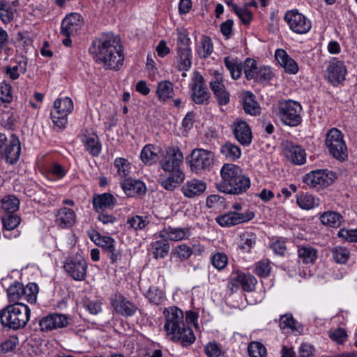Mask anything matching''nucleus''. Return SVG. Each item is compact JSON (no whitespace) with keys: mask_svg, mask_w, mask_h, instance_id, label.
<instances>
[{"mask_svg":"<svg viewBox=\"0 0 357 357\" xmlns=\"http://www.w3.org/2000/svg\"><path fill=\"white\" fill-rule=\"evenodd\" d=\"M245 77L248 80L255 79L257 77L258 68L257 67V63L255 59L248 58L244 62L243 66Z\"/></svg>","mask_w":357,"mask_h":357,"instance_id":"nucleus-46","label":"nucleus"},{"mask_svg":"<svg viewBox=\"0 0 357 357\" xmlns=\"http://www.w3.org/2000/svg\"><path fill=\"white\" fill-rule=\"evenodd\" d=\"M46 170L49 174L55 176L59 178H63L66 174L64 168L58 162L50 163L47 165Z\"/></svg>","mask_w":357,"mask_h":357,"instance_id":"nucleus-64","label":"nucleus"},{"mask_svg":"<svg viewBox=\"0 0 357 357\" xmlns=\"http://www.w3.org/2000/svg\"><path fill=\"white\" fill-rule=\"evenodd\" d=\"M284 20L289 28L296 33H305L311 29L310 21L296 10L287 11Z\"/></svg>","mask_w":357,"mask_h":357,"instance_id":"nucleus-13","label":"nucleus"},{"mask_svg":"<svg viewBox=\"0 0 357 357\" xmlns=\"http://www.w3.org/2000/svg\"><path fill=\"white\" fill-rule=\"evenodd\" d=\"M38 291L39 289L37 284L29 283L25 287L23 286L22 298L31 304L36 303Z\"/></svg>","mask_w":357,"mask_h":357,"instance_id":"nucleus-45","label":"nucleus"},{"mask_svg":"<svg viewBox=\"0 0 357 357\" xmlns=\"http://www.w3.org/2000/svg\"><path fill=\"white\" fill-rule=\"evenodd\" d=\"M153 255L155 258H163L167 255L169 251V243L162 238L153 243Z\"/></svg>","mask_w":357,"mask_h":357,"instance_id":"nucleus-48","label":"nucleus"},{"mask_svg":"<svg viewBox=\"0 0 357 357\" xmlns=\"http://www.w3.org/2000/svg\"><path fill=\"white\" fill-rule=\"evenodd\" d=\"M116 203V198L110 193L96 195L93 198V206L97 212L112 208Z\"/></svg>","mask_w":357,"mask_h":357,"instance_id":"nucleus-27","label":"nucleus"},{"mask_svg":"<svg viewBox=\"0 0 357 357\" xmlns=\"http://www.w3.org/2000/svg\"><path fill=\"white\" fill-rule=\"evenodd\" d=\"M255 213L248 211L245 213L227 212L215 218L216 222L223 227H230L253 219Z\"/></svg>","mask_w":357,"mask_h":357,"instance_id":"nucleus-14","label":"nucleus"},{"mask_svg":"<svg viewBox=\"0 0 357 357\" xmlns=\"http://www.w3.org/2000/svg\"><path fill=\"white\" fill-rule=\"evenodd\" d=\"M296 203L300 208L305 210L318 207L320 204L319 199L309 193H302L297 195Z\"/></svg>","mask_w":357,"mask_h":357,"instance_id":"nucleus-36","label":"nucleus"},{"mask_svg":"<svg viewBox=\"0 0 357 357\" xmlns=\"http://www.w3.org/2000/svg\"><path fill=\"white\" fill-rule=\"evenodd\" d=\"M347 72V68L344 62L334 59L328 67L327 77L328 80L333 85H335L344 79Z\"/></svg>","mask_w":357,"mask_h":357,"instance_id":"nucleus-21","label":"nucleus"},{"mask_svg":"<svg viewBox=\"0 0 357 357\" xmlns=\"http://www.w3.org/2000/svg\"><path fill=\"white\" fill-rule=\"evenodd\" d=\"M86 149L93 156H98L101 151V144L98 140V137L93 133L85 135L83 139Z\"/></svg>","mask_w":357,"mask_h":357,"instance_id":"nucleus-37","label":"nucleus"},{"mask_svg":"<svg viewBox=\"0 0 357 357\" xmlns=\"http://www.w3.org/2000/svg\"><path fill=\"white\" fill-rule=\"evenodd\" d=\"M19 341L17 337L12 336L0 343V354H5L14 351L18 345Z\"/></svg>","mask_w":357,"mask_h":357,"instance_id":"nucleus-58","label":"nucleus"},{"mask_svg":"<svg viewBox=\"0 0 357 357\" xmlns=\"http://www.w3.org/2000/svg\"><path fill=\"white\" fill-rule=\"evenodd\" d=\"M248 354L250 357H266L267 351L264 344L259 342H252L249 344Z\"/></svg>","mask_w":357,"mask_h":357,"instance_id":"nucleus-53","label":"nucleus"},{"mask_svg":"<svg viewBox=\"0 0 357 357\" xmlns=\"http://www.w3.org/2000/svg\"><path fill=\"white\" fill-rule=\"evenodd\" d=\"M283 153L285 157L293 164L301 165L306 161V153L301 146L287 141L283 144Z\"/></svg>","mask_w":357,"mask_h":357,"instance_id":"nucleus-18","label":"nucleus"},{"mask_svg":"<svg viewBox=\"0 0 357 357\" xmlns=\"http://www.w3.org/2000/svg\"><path fill=\"white\" fill-rule=\"evenodd\" d=\"M235 139L243 146H248L252 140V134L248 124L243 120H237L231 125Z\"/></svg>","mask_w":357,"mask_h":357,"instance_id":"nucleus-19","label":"nucleus"},{"mask_svg":"<svg viewBox=\"0 0 357 357\" xmlns=\"http://www.w3.org/2000/svg\"><path fill=\"white\" fill-rule=\"evenodd\" d=\"M302 105L298 101L289 99L278 102V116L286 126H299L302 123Z\"/></svg>","mask_w":357,"mask_h":357,"instance_id":"nucleus-5","label":"nucleus"},{"mask_svg":"<svg viewBox=\"0 0 357 357\" xmlns=\"http://www.w3.org/2000/svg\"><path fill=\"white\" fill-rule=\"evenodd\" d=\"M91 238L98 246L104 249L106 252L115 244V241L113 238L107 236H101L98 233L95 235V238L91 237Z\"/></svg>","mask_w":357,"mask_h":357,"instance_id":"nucleus-54","label":"nucleus"},{"mask_svg":"<svg viewBox=\"0 0 357 357\" xmlns=\"http://www.w3.org/2000/svg\"><path fill=\"white\" fill-rule=\"evenodd\" d=\"M209 86L214 94L225 89L222 75L218 71H215Z\"/></svg>","mask_w":357,"mask_h":357,"instance_id":"nucleus-56","label":"nucleus"},{"mask_svg":"<svg viewBox=\"0 0 357 357\" xmlns=\"http://www.w3.org/2000/svg\"><path fill=\"white\" fill-rule=\"evenodd\" d=\"M206 189V183L199 179H191L185 182L181 187L183 195L190 199L201 195Z\"/></svg>","mask_w":357,"mask_h":357,"instance_id":"nucleus-23","label":"nucleus"},{"mask_svg":"<svg viewBox=\"0 0 357 357\" xmlns=\"http://www.w3.org/2000/svg\"><path fill=\"white\" fill-rule=\"evenodd\" d=\"M279 326L281 329H290L291 331H296V320L291 314L282 315L280 319Z\"/></svg>","mask_w":357,"mask_h":357,"instance_id":"nucleus-59","label":"nucleus"},{"mask_svg":"<svg viewBox=\"0 0 357 357\" xmlns=\"http://www.w3.org/2000/svg\"><path fill=\"white\" fill-rule=\"evenodd\" d=\"M325 144L329 153L336 160L343 162L348 158V151L344 135L337 128H332L328 131Z\"/></svg>","mask_w":357,"mask_h":357,"instance_id":"nucleus-7","label":"nucleus"},{"mask_svg":"<svg viewBox=\"0 0 357 357\" xmlns=\"http://www.w3.org/2000/svg\"><path fill=\"white\" fill-rule=\"evenodd\" d=\"M243 107L246 114L256 116L260 114V106L255 99L252 92L248 91L245 93Z\"/></svg>","mask_w":357,"mask_h":357,"instance_id":"nucleus-33","label":"nucleus"},{"mask_svg":"<svg viewBox=\"0 0 357 357\" xmlns=\"http://www.w3.org/2000/svg\"><path fill=\"white\" fill-rule=\"evenodd\" d=\"M16 9L8 1L0 0V18L3 24H7L14 19Z\"/></svg>","mask_w":357,"mask_h":357,"instance_id":"nucleus-41","label":"nucleus"},{"mask_svg":"<svg viewBox=\"0 0 357 357\" xmlns=\"http://www.w3.org/2000/svg\"><path fill=\"white\" fill-rule=\"evenodd\" d=\"M0 100L9 103L13 100L12 87L10 84L3 82L0 84Z\"/></svg>","mask_w":357,"mask_h":357,"instance_id":"nucleus-62","label":"nucleus"},{"mask_svg":"<svg viewBox=\"0 0 357 357\" xmlns=\"http://www.w3.org/2000/svg\"><path fill=\"white\" fill-rule=\"evenodd\" d=\"M297 255L299 262L312 266L315 264L319 257V252L317 248L310 245H300L297 247Z\"/></svg>","mask_w":357,"mask_h":357,"instance_id":"nucleus-24","label":"nucleus"},{"mask_svg":"<svg viewBox=\"0 0 357 357\" xmlns=\"http://www.w3.org/2000/svg\"><path fill=\"white\" fill-rule=\"evenodd\" d=\"M146 298L151 303L159 305L164 301L165 294L158 287L153 286L149 289L146 293Z\"/></svg>","mask_w":357,"mask_h":357,"instance_id":"nucleus-55","label":"nucleus"},{"mask_svg":"<svg viewBox=\"0 0 357 357\" xmlns=\"http://www.w3.org/2000/svg\"><path fill=\"white\" fill-rule=\"evenodd\" d=\"M26 63L23 65L22 63H19L17 66L13 67H7L6 73L10 79L15 80L19 78L21 73H24L26 71Z\"/></svg>","mask_w":357,"mask_h":357,"instance_id":"nucleus-60","label":"nucleus"},{"mask_svg":"<svg viewBox=\"0 0 357 357\" xmlns=\"http://www.w3.org/2000/svg\"><path fill=\"white\" fill-rule=\"evenodd\" d=\"M191 170L195 173H202L209 170L214 162V155L211 151L203 149H194L188 158Z\"/></svg>","mask_w":357,"mask_h":357,"instance_id":"nucleus-9","label":"nucleus"},{"mask_svg":"<svg viewBox=\"0 0 357 357\" xmlns=\"http://www.w3.org/2000/svg\"><path fill=\"white\" fill-rule=\"evenodd\" d=\"M221 180L216 183V188L229 195L244 193L250 186V178L243 174L242 169L234 164H224L220 169Z\"/></svg>","mask_w":357,"mask_h":357,"instance_id":"nucleus-3","label":"nucleus"},{"mask_svg":"<svg viewBox=\"0 0 357 357\" xmlns=\"http://www.w3.org/2000/svg\"><path fill=\"white\" fill-rule=\"evenodd\" d=\"M335 178V174L328 169H316L307 174L303 181L317 190L330 185Z\"/></svg>","mask_w":357,"mask_h":357,"instance_id":"nucleus-10","label":"nucleus"},{"mask_svg":"<svg viewBox=\"0 0 357 357\" xmlns=\"http://www.w3.org/2000/svg\"><path fill=\"white\" fill-rule=\"evenodd\" d=\"M213 51V45L211 39L208 36H203L200 38L197 47V52L200 58L206 59Z\"/></svg>","mask_w":357,"mask_h":357,"instance_id":"nucleus-40","label":"nucleus"},{"mask_svg":"<svg viewBox=\"0 0 357 357\" xmlns=\"http://www.w3.org/2000/svg\"><path fill=\"white\" fill-rule=\"evenodd\" d=\"M160 149L158 147L152 144H147L142 149L140 158L142 162L146 165H152L159 160L158 153Z\"/></svg>","mask_w":357,"mask_h":357,"instance_id":"nucleus-32","label":"nucleus"},{"mask_svg":"<svg viewBox=\"0 0 357 357\" xmlns=\"http://www.w3.org/2000/svg\"><path fill=\"white\" fill-rule=\"evenodd\" d=\"M8 298L10 302L17 303L23 296V284L20 282H15L7 289Z\"/></svg>","mask_w":357,"mask_h":357,"instance_id":"nucleus-43","label":"nucleus"},{"mask_svg":"<svg viewBox=\"0 0 357 357\" xmlns=\"http://www.w3.org/2000/svg\"><path fill=\"white\" fill-rule=\"evenodd\" d=\"M188 228L173 227L168 226L159 232L161 238L168 241H178L186 240L190 236Z\"/></svg>","mask_w":357,"mask_h":357,"instance_id":"nucleus-22","label":"nucleus"},{"mask_svg":"<svg viewBox=\"0 0 357 357\" xmlns=\"http://www.w3.org/2000/svg\"><path fill=\"white\" fill-rule=\"evenodd\" d=\"M165 324L164 328L171 340L183 346L192 344L195 340L192 330L184 321L183 313L178 307L173 306L164 312Z\"/></svg>","mask_w":357,"mask_h":357,"instance_id":"nucleus-2","label":"nucleus"},{"mask_svg":"<svg viewBox=\"0 0 357 357\" xmlns=\"http://www.w3.org/2000/svg\"><path fill=\"white\" fill-rule=\"evenodd\" d=\"M89 52L97 63H102L106 68L118 70L123 61L120 39L112 33H103L93 40Z\"/></svg>","mask_w":357,"mask_h":357,"instance_id":"nucleus-1","label":"nucleus"},{"mask_svg":"<svg viewBox=\"0 0 357 357\" xmlns=\"http://www.w3.org/2000/svg\"><path fill=\"white\" fill-rule=\"evenodd\" d=\"M114 166L116 169L117 174L121 177L127 178L130 172V163L127 159L123 158H117L115 159Z\"/></svg>","mask_w":357,"mask_h":357,"instance_id":"nucleus-44","label":"nucleus"},{"mask_svg":"<svg viewBox=\"0 0 357 357\" xmlns=\"http://www.w3.org/2000/svg\"><path fill=\"white\" fill-rule=\"evenodd\" d=\"M31 314L29 307L22 303L10 304L0 311V320L3 327L18 330L25 327Z\"/></svg>","mask_w":357,"mask_h":357,"instance_id":"nucleus-4","label":"nucleus"},{"mask_svg":"<svg viewBox=\"0 0 357 357\" xmlns=\"http://www.w3.org/2000/svg\"><path fill=\"white\" fill-rule=\"evenodd\" d=\"M20 153L18 137L13 134L8 139L4 133L0 132V161L4 158L6 162L13 165L19 160Z\"/></svg>","mask_w":357,"mask_h":357,"instance_id":"nucleus-8","label":"nucleus"},{"mask_svg":"<svg viewBox=\"0 0 357 357\" xmlns=\"http://www.w3.org/2000/svg\"><path fill=\"white\" fill-rule=\"evenodd\" d=\"M231 8L236 15L241 19L245 25H248L252 20V13L247 8V5L243 7H238L236 4H231Z\"/></svg>","mask_w":357,"mask_h":357,"instance_id":"nucleus-47","label":"nucleus"},{"mask_svg":"<svg viewBox=\"0 0 357 357\" xmlns=\"http://www.w3.org/2000/svg\"><path fill=\"white\" fill-rule=\"evenodd\" d=\"M211 263L214 268H226L228 264V257L224 252H218L210 257Z\"/></svg>","mask_w":357,"mask_h":357,"instance_id":"nucleus-57","label":"nucleus"},{"mask_svg":"<svg viewBox=\"0 0 357 357\" xmlns=\"http://www.w3.org/2000/svg\"><path fill=\"white\" fill-rule=\"evenodd\" d=\"M169 173L167 177L161 178L160 183L165 190L172 191L184 181L185 174L181 170Z\"/></svg>","mask_w":357,"mask_h":357,"instance_id":"nucleus-29","label":"nucleus"},{"mask_svg":"<svg viewBox=\"0 0 357 357\" xmlns=\"http://www.w3.org/2000/svg\"><path fill=\"white\" fill-rule=\"evenodd\" d=\"M3 227L6 230L16 228L21 222V218L14 213H6L1 218Z\"/></svg>","mask_w":357,"mask_h":357,"instance_id":"nucleus-49","label":"nucleus"},{"mask_svg":"<svg viewBox=\"0 0 357 357\" xmlns=\"http://www.w3.org/2000/svg\"><path fill=\"white\" fill-rule=\"evenodd\" d=\"M156 95L160 102H165L172 99L174 95L173 84L168 80H162L158 83Z\"/></svg>","mask_w":357,"mask_h":357,"instance_id":"nucleus-30","label":"nucleus"},{"mask_svg":"<svg viewBox=\"0 0 357 357\" xmlns=\"http://www.w3.org/2000/svg\"><path fill=\"white\" fill-rule=\"evenodd\" d=\"M220 153L229 160H236L241 155V151L238 146L230 142H227L221 146Z\"/></svg>","mask_w":357,"mask_h":357,"instance_id":"nucleus-38","label":"nucleus"},{"mask_svg":"<svg viewBox=\"0 0 357 357\" xmlns=\"http://www.w3.org/2000/svg\"><path fill=\"white\" fill-rule=\"evenodd\" d=\"M20 205V200L13 195L5 197L1 201V208L6 213H15Z\"/></svg>","mask_w":357,"mask_h":357,"instance_id":"nucleus-52","label":"nucleus"},{"mask_svg":"<svg viewBox=\"0 0 357 357\" xmlns=\"http://www.w3.org/2000/svg\"><path fill=\"white\" fill-rule=\"evenodd\" d=\"M183 156L177 147H169L166 150V154L160 161L161 168L167 172L181 170L180 165L183 162Z\"/></svg>","mask_w":357,"mask_h":357,"instance_id":"nucleus-15","label":"nucleus"},{"mask_svg":"<svg viewBox=\"0 0 357 357\" xmlns=\"http://www.w3.org/2000/svg\"><path fill=\"white\" fill-rule=\"evenodd\" d=\"M329 337L333 342H335L339 344H342L346 341L347 334L344 329L337 328L329 331Z\"/></svg>","mask_w":357,"mask_h":357,"instance_id":"nucleus-63","label":"nucleus"},{"mask_svg":"<svg viewBox=\"0 0 357 357\" xmlns=\"http://www.w3.org/2000/svg\"><path fill=\"white\" fill-rule=\"evenodd\" d=\"M68 317L66 314L52 313L43 317L39 321L41 331H52L68 326Z\"/></svg>","mask_w":357,"mask_h":357,"instance_id":"nucleus-16","label":"nucleus"},{"mask_svg":"<svg viewBox=\"0 0 357 357\" xmlns=\"http://www.w3.org/2000/svg\"><path fill=\"white\" fill-rule=\"evenodd\" d=\"M321 222L331 227H338L343 222L344 219L339 213L328 211L321 214L319 217Z\"/></svg>","mask_w":357,"mask_h":357,"instance_id":"nucleus-34","label":"nucleus"},{"mask_svg":"<svg viewBox=\"0 0 357 357\" xmlns=\"http://www.w3.org/2000/svg\"><path fill=\"white\" fill-rule=\"evenodd\" d=\"M192 254V250L185 244H181L172 250L171 256L176 260L184 261L190 258Z\"/></svg>","mask_w":357,"mask_h":357,"instance_id":"nucleus-42","label":"nucleus"},{"mask_svg":"<svg viewBox=\"0 0 357 357\" xmlns=\"http://www.w3.org/2000/svg\"><path fill=\"white\" fill-rule=\"evenodd\" d=\"M73 102L68 97L58 98L54 102L50 116L54 128L57 130H63L68 123V116L73 112Z\"/></svg>","mask_w":357,"mask_h":357,"instance_id":"nucleus-6","label":"nucleus"},{"mask_svg":"<svg viewBox=\"0 0 357 357\" xmlns=\"http://www.w3.org/2000/svg\"><path fill=\"white\" fill-rule=\"evenodd\" d=\"M149 223L146 217H142L140 215H135L129 218L127 220L126 224L128 228L132 229L135 231L142 230Z\"/></svg>","mask_w":357,"mask_h":357,"instance_id":"nucleus-51","label":"nucleus"},{"mask_svg":"<svg viewBox=\"0 0 357 357\" xmlns=\"http://www.w3.org/2000/svg\"><path fill=\"white\" fill-rule=\"evenodd\" d=\"M84 24V20L78 13H71L66 16L61 25V34L71 36L77 33Z\"/></svg>","mask_w":357,"mask_h":357,"instance_id":"nucleus-17","label":"nucleus"},{"mask_svg":"<svg viewBox=\"0 0 357 357\" xmlns=\"http://www.w3.org/2000/svg\"><path fill=\"white\" fill-rule=\"evenodd\" d=\"M101 305L102 303L100 301H92L88 298H84L83 299L84 307L92 314H98L102 310Z\"/></svg>","mask_w":357,"mask_h":357,"instance_id":"nucleus-61","label":"nucleus"},{"mask_svg":"<svg viewBox=\"0 0 357 357\" xmlns=\"http://www.w3.org/2000/svg\"><path fill=\"white\" fill-rule=\"evenodd\" d=\"M275 59L287 73L296 74L298 71L297 63L282 49H278L275 53Z\"/></svg>","mask_w":357,"mask_h":357,"instance_id":"nucleus-26","label":"nucleus"},{"mask_svg":"<svg viewBox=\"0 0 357 357\" xmlns=\"http://www.w3.org/2000/svg\"><path fill=\"white\" fill-rule=\"evenodd\" d=\"M257 282V279L252 275L237 270L232 273L228 287L231 291L241 286L243 291L250 292L255 289Z\"/></svg>","mask_w":357,"mask_h":357,"instance_id":"nucleus-12","label":"nucleus"},{"mask_svg":"<svg viewBox=\"0 0 357 357\" xmlns=\"http://www.w3.org/2000/svg\"><path fill=\"white\" fill-rule=\"evenodd\" d=\"M350 255L349 250L345 247L337 246L333 249L332 256L334 261L340 264H345Z\"/></svg>","mask_w":357,"mask_h":357,"instance_id":"nucleus-50","label":"nucleus"},{"mask_svg":"<svg viewBox=\"0 0 357 357\" xmlns=\"http://www.w3.org/2000/svg\"><path fill=\"white\" fill-rule=\"evenodd\" d=\"M256 242L257 236L255 234L245 231L238 236L237 248L244 252H250L251 249L255 245Z\"/></svg>","mask_w":357,"mask_h":357,"instance_id":"nucleus-31","label":"nucleus"},{"mask_svg":"<svg viewBox=\"0 0 357 357\" xmlns=\"http://www.w3.org/2000/svg\"><path fill=\"white\" fill-rule=\"evenodd\" d=\"M224 63L229 71L231 77L234 79L240 78L242 74L243 65L238 62L236 59L227 56L224 59Z\"/></svg>","mask_w":357,"mask_h":357,"instance_id":"nucleus-39","label":"nucleus"},{"mask_svg":"<svg viewBox=\"0 0 357 357\" xmlns=\"http://www.w3.org/2000/svg\"><path fill=\"white\" fill-rule=\"evenodd\" d=\"M112 305L117 313L126 317L132 316L137 310V307L134 303L121 294H114L112 298Z\"/></svg>","mask_w":357,"mask_h":357,"instance_id":"nucleus-20","label":"nucleus"},{"mask_svg":"<svg viewBox=\"0 0 357 357\" xmlns=\"http://www.w3.org/2000/svg\"><path fill=\"white\" fill-rule=\"evenodd\" d=\"M121 187L129 197L144 195L146 190L145 184L142 181L131 178H127L121 182Z\"/></svg>","mask_w":357,"mask_h":357,"instance_id":"nucleus-25","label":"nucleus"},{"mask_svg":"<svg viewBox=\"0 0 357 357\" xmlns=\"http://www.w3.org/2000/svg\"><path fill=\"white\" fill-rule=\"evenodd\" d=\"M55 222L60 227H70L75 222V213L71 208H61L56 215Z\"/></svg>","mask_w":357,"mask_h":357,"instance_id":"nucleus-28","label":"nucleus"},{"mask_svg":"<svg viewBox=\"0 0 357 357\" xmlns=\"http://www.w3.org/2000/svg\"><path fill=\"white\" fill-rule=\"evenodd\" d=\"M190 97L192 100L197 105L208 103L211 94L205 84L203 76L199 73H196L190 84Z\"/></svg>","mask_w":357,"mask_h":357,"instance_id":"nucleus-11","label":"nucleus"},{"mask_svg":"<svg viewBox=\"0 0 357 357\" xmlns=\"http://www.w3.org/2000/svg\"><path fill=\"white\" fill-rule=\"evenodd\" d=\"M191 49L177 50V68L179 71H188L192 65Z\"/></svg>","mask_w":357,"mask_h":357,"instance_id":"nucleus-35","label":"nucleus"}]
</instances>
